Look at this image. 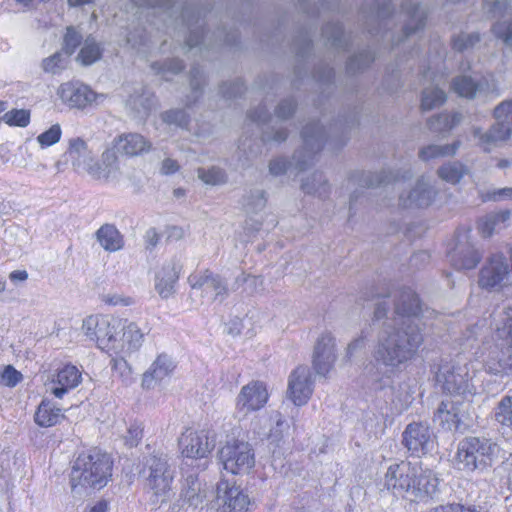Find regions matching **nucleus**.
Masks as SVG:
<instances>
[{"label": "nucleus", "mask_w": 512, "mask_h": 512, "mask_svg": "<svg viewBox=\"0 0 512 512\" xmlns=\"http://www.w3.org/2000/svg\"><path fill=\"white\" fill-rule=\"evenodd\" d=\"M423 343L424 333L417 322H398L379 335L373 357L386 367L400 369L418 357Z\"/></svg>", "instance_id": "1"}, {"label": "nucleus", "mask_w": 512, "mask_h": 512, "mask_svg": "<svg viewBox=\"0 0 512 512\" xmlns=\"http://www.w3.org/2000/svg\"><path fill=\"white\" fill-rule=\"evenodd\" d=\"M438 479L420 462L401 461L391 464L383 478V487L393 496L422 500L437 491Z\"/></svg>", "instance_id": "2"}, {"label": "nucleus", "mask_w": 512, "mask_h": 512, "mask_svg": "<svg viewBox=\"0 0 512 512\" xmlns=\"http://www.w3.org/2000/svg\"><path fill=\"white\" fill-rule=\"evenodd\" d=\"M112 465L113 463L106 453L93 450L79 454L70 473L72 490L103 488L112 476Z\"/></svg>", "instance_id": "3"}, {"label": "nucleus", "mask_w": 512, "mask_h": 512, "mask_svg": "<svg viewBox=\"0 0 512 512\" xmlns=\"http://www.w3.org/2000/svg\"><path fill=\"white\" fill-rule=\"evenodd\" d=\"M141 474L144 478V489L152 504H163L169 500L174 472L167 456L152 455L145 459Z\"/></svg>", "instance_id": "4"}, {"label": "nucleus", "mask_w": 512, "mask_h": 512, "mask_svg": "<svg viewBox=\"0 0 512 512\" xmlns=\"http://www.w3.org/2000/svg\"><path fill=\"white\" fill-rule=\"evenodd\" d=\"M500 452L499 445L485 437H466L460 441L456 460L467 471L486 470Z\"/></svg>", "instance_id": "5"}, {"label": "nucleus", "mask_w": 512, "mask_h": 512, "mask_svg": "<svg viewBox=\"0 0 512 512\" xmlns=\"http://www.w3.org/2000/svg\"><path fill=\"white\" fill-rule=\"evenodd\" d=\"M495 123L483 134L479 130L475 135L479 136V145L489 152L493 146L507 142L512 136V100L501 102L493 111Z\"/></svg>", "instance_id": "6"}, {"label": "nucleus", "mask_w": 512, "mask_h": 512, "mask_svg": "<svg viewBox=\"0 0 512 512\" xmlns=\"http://www.w3.org/2000/svg\"><path fill=\"white\" fill-rule=\"evenodd\" d=\"M219 459L226 471L232 474H245L254 467L255 454L252 446L242 440L232 439L219 451Z\"/></svg>", "instance_id": "7"}, {"label": "nucleus", "mask_w": 512, "mask_h": 512, "mask_svg": "<svg viewBox=\"0 0 512 512\" xmlns=\"http://www.w3.org/2000/svg\"><path fill=\"white\" fill-rule=\"evenodd\" d=\"M80 46L77 60L82 65H91L102 57L103 49L93 36L89 35L83 41L82 35L74 27H67L63 37L64 53L72 55Z\"/></svg>", "instance_id": "8"}, {"label": "nucleus", "mask_w": 512, "mask_h": 512, "mask_svg": "<svg viewBox=\"0 0 512 512\" xmlns=\"http://www.w3.org/2000/svg\"><path fill=\"white\" fill-rule=\"evenodd\" d=\"M216 499L221 512H249L251 500L243 489L226 479L216 486Z\"/></svg>", "instance_id": "9"}, {"label": "nucleus", "mask_w": 512, "mask_h": 512, "mask_svg": "<svg viewBox=\"0 0 512 512\" xmlns=\"http://www.w3.org/2000/svg\"><path fill=\"white\" fill-rule=\"evenodd\" d=\"M215 446L214 438L208 430H185L179 438V447L183 456L193 459L207 457Z\"/></svg>", "instance_id": "10"}, {"label": "nucleus", "mask_w": 512, "mask_h": 512, "mask_svg": "<svg viewBox=\"0 0 512 512\" xmlns=\"http://www.w3.org/2000/svg\"><path fill=\"white\" fill-rule=\"evenodd\" d=\"M438 381L443 390L452 398L468 399L475 393L466 367H457L440 372Z\"/></svg>", "instance_id": "11"}, {"label": "nucleus", "mask_w": 512, "mask_h": 512, "mask_svg": "<svg viewBox=\"0 0 512 512\" xmlns=\"http://www.w3.org/2000/svg\"><path fill=\"white\" fill-rule=\"evenodd\" d=\"M268 399L269 394L265 383L253 380L240 389L236 398V409L239 413L247 415L262 409Z\"/></svg>", "instance_id": "12"}, {"label": "nucleus", "mask_w": 512, "mask_h": 512, "mask_svg": "<svg viewBox=\"0 0 512 512\" xmlns=\"http://www.w3.org/2000/svg\"><path fill=\"white\" fill-rule=\"evenodd\" d=\"M121 324L122 322H84L83 328L91 339L96 340L100 349L117 351Z\"/></svg>", "instance_id": "13"}, {"label": "nucleus", "mask_w": 512, "mask_h": 512, "mask_svg": "<svg viewBox=\"0 0 512 512\" xmlns=\"http://www.w3.org/2000/svg\"><path fill=\"white\" fill-rule=\"evenodd\" d=\"M508 275L505 256L502 253L493 254L480 271L479 285L485 289L501 288Z\"/></svg>", "instance_id": "14"}, {"label": "nucleus", "mask_w": 512, "mask_h": 512, "mask_svg": "<svg viewBox=\"0 0 512 512\" xmlns=\"http://www.w3.org/2000/svg\"><path fill=\"white\" fill-rule=\"evenodd\" d=\"M337 355L335 339L330 333H323L316 341L312 365L318 375L326 376L333 368Z\"/></svg>", "instance_id": "15"}, {"label": "nucleus", "mask_w": 512, "mask_h": 512, "mask_svg": "<svg viewBox=\"0 0 512 512\" xmlns=\"http://www.w3.org/2000/svg\"><path fill=\"white\" fill-rule=\"evenodd\" d=\"M313 393V377L306 366L297 367L289 377L288 395L293 403L301 406L307 403Z\"/></svg>", "instance_id": "16"}, {"label": "nucleus", "mask_w": 512, "mask_h": 512, "mask_svg": "<svg viewBox=\"0 0 512 512\" xmlns=\"http://www.w3.org/2000/svg\"><path fill=\"white\" fill-rule=\"evenodd\" d=\"M433 433L424 422L407 425L402 434V443L412 454L426 453L433 443Z\"/></svg>", "instance_id": "17"}, {"label": "nucleus", "mask_w": 512, "mask_h": 512, "mask_svg": "<svg viewBox=\"0 0 512 512\" xmlns=\"http://www.w3.org/2000/svg\"><path fill=\"white\" fill-rule=\"evenodd\" d=\"M56 93L62 103L69 108L84 109L95 99L89 87L77 81L60 84Z\"/></svg>", "instance_id": "18"}, {"label": "nucleus", "mask_w": 512, "mask_h": 512, "mask_svg": "<svg viewBox=\"0 0 512 512\" xmlns=\"http://www.w3.org/2000/svg\"><path fill=\"white\" fill-rule=\"evenodd\" d=\"M484 361L487 370L493 374L512 370V345L497 339L487 348Z\"/></svg>", "instance_id": "19"}, {"label": "nucleus", "mask_w": 512, "mask_h": 512, "mask_svg": "<svg viewBox=\"0 0 512 512\" xmlns=\"http://www.w3.org/2000/svg\"><path fill=\"white\" fill-rule=\"evenodd\" d=\"M150 331L147 325L139 327L138 322H122L119 347L124 354H131L142 346L144 335Z\"/></svg>", "instance_id": "20"}, {"label": "nucleus", "mask_w": 512, "mask_h": 512, "mask_svg": "<svg viewBox=\"0 0 512 512\" xmlns=\"http://www.w3.org/2000/svg\"><path fill=\"white\" fill-rule=\"evenodd\" d=\"M114 148L128 157H135L148 152L151 143L141 134L125 133L114 139Z\"/></svg>", "instance_id": "21"}, {"label": "nucleus", "mask_w": 512, "mask_h": 512, "mask_svg": "<svg viewBox=\"0 0 512 512\" xmlns=\"http://www.w3.org/2000/svg\"><path fill=\"white\" fill-rule=\"evenodd\" d=\"M395 313L402 318L411 320L418 318L422 312V305L418 295L411 289L403 290L394 297Z\"/></svg>", "instance_id": "22"}, {"label": "nucleus", "mask_w": 512, "mask_h": 512, "mask_svg": "<svg viewBox=\"0 0 512 512\" xmlns=\"http://www.w3.org/2000/svg\"><path fill=\"white\" fill-rule=\"evenodd\" d=\"M461 400L458 398L446 399L439 405L436 414L435 421L439 422L445 429L456 430L459 427L461 417L459 405Z\"/></svg>", "instance_id": "23"}, {"label": "nucleus", "mask_w": 512, "mask_h": 512, "mask_svg": "<svg viewBox=\"0 0 512 512\" xmlns=\"http://www.w3.org/2000/svg\"><path fill=\"white\" fill-rule=\"evenodd\" d=\"M82 380L79 369L74 365H65L57 373L55 384L58 386L52 389V394L62 398L69 390L77 387Z\"/></svg>", "instance_id": "24"}, {"label": "nucleus", "mask_w": 512, "mask_h": 512, "mask_svg": "<svg viewBox=\"0 0 512 512\" xmlns=\"http://www.w3.org/2000/svg\"><path fill=\"white\" fill-rule=\"evenodd\" d=\"M90 153L87 142L81 137H74L68 140L63 158L66 164L71 165L75 171H78Z\"/></svg>", "instance_id": "25"}, {"label": "nucleus", "mask_w": 512, "mask_h": 512, "mask_svg": "<svg viewBox=\"0 0 512 512\" xmlns=\"http://www.w3.org/2000/svg\"><path fill=\"white\" fill-rule=\"evenodd\" d=\"M175 365L171 358L166 354H160L152 363L147 372L144 373L142 385L150 388L153 381H161L168 377L174 370Z\"/></svg>", "instance_id": "26"}, {"label": "nucleus", "mask_w": 512, "mask_h": 512, "mask_svg": "<svg viewBox=\"0 0 512 512\" xmlns=\"http://www.w3.org/2000/svg\"><path fill=\"white\" fill-rule=\"evenodd\" d=\"M511 213L508 209L491 212L481 217L477 221V229L480 235L488 238L493 235L496 229L507 226Z\"/></svg>", "instance_id": "27"}, {"label": "nucleus", "mask_w": 512, "mask_h": 512, "mask_svg": "<svg viewBox=\"0 0 512 512\" xmlns=\"http://www.w3.org/2000/svg\"><path fill=\"white\" fill-rule=\"evenodd\" d=\"M114 146L106 149L102 155L100 162L88 168V173L95 179H108L111 173L118 169V156Z\"/></svg>", "instance_id": "28"}, {"label": "nucleus", "mask_w": 512, "mask_h": 512, "mask_svg": "<svg viewBox=\"0 0 512 512\" xmlns=\"http://www.w3.org/2000/svg\"><path fill=\"white\" fill-rule=\"evenodd\" d=\"M96 238L101 247L108 252L118 251L124 246L123 236L113 224H103L96 231Z\"/></svg>", "instance_id": "29"}, {"label": "nucleus", "mask_w": 512, "mask_h": 512, "mask_svg": "<svg viewBox=\"0 0 512 512\" xmlns=\"http://www.w3.org/2000/svg\"><path fill=\"white\" fill-rule=\"evenodd\" d=\"M493 419L504 434L512 437V396L506 395L496 404Z\"/></svg>", "instance_id": "30"}, {"label": "nucleus", "mask_w": 512, "mask_h": 512, "mask_svg": "<svg viewBox=\"0 0 512 512\" xmlns=\"http://www.w3.org/2000/svg\"><path fill=\"white\" fill-rule=\"evenodd\" d=\"M181 498L191 506H198L204 495L202 494L201 483L197 475H188L182 484Z\"/></svg>", "instance_id": "31"}, {"label": "nucleus", "mask_w": 512, "mask_h": 512, "mask_svg": "<svg viewBox=\"0 0 512 512\" xmlns=\"http://www.w3.org/2000/svg\"><path fill=\"white\" fill-rule=\"evenodd\" d=\"M64 417L60 408L48 401H42L35 413V422L41 427H51Z\"/></svg>", "instance_id": "32"}, {"label": "nucleus", "mask_w": 512, "mask_h": 512, "mask_svg": "<svg viewBox=\"0 0 512 512\" xmlns=\"http://www.w3.org/2000/svg\"><path fill=\"white\" fill-rule=\"evenodd\" d=\"M467 173V168L461 163L445 164L438 170L439 177L452 184L458 183Z\"/></svg>", "instance_id": "33"}, {"label": "nucleus", "mask_w": 512, "mask_h": 512, "mask_svg": "<svg viewBox=\"0 0 512 512\" xmlns=\"http://www.w3.org/2000/svg\"><path fill=\"white\" fill-rule=\"evenodd\" d=\"M2 120L10 127L25 128L30 124L31 112L28 109H11L4 113Z\"/></svg>", "instance_id": "34"}, {"label": "nucleus", "mask_w": 512, "mask_h": 512, "mask_svg": "<svg viewBox=\"0 0 512 512\" xmlns=\"http://www.w3.org/2000/svg\"><path fill=\"white\" fill-rule=\"evenodd\" d=\"M461 121L460 113H441L429 120L430 129L450 131Z\"/></svg>", "instance_id": "35"}, {"label": "nucleus", "mask_w": 512, "mask_h": 512, "mask_svg": "<svg viewBox=\"0 0 512 512\" xmlns=\"http://www.w3.org/2000/svg\"><path fill=\"white\" fill-rule=\"evenodd\" d=\"M459 144L457 141L445 146L428 145L420 150L419 157L427 161L433 158L453 155L457 151Z\"/></svg>", "instance_id": "36"}, {"label": "nucleus", "mask_w": 512, "mask_h": 512, "mask_svg": "<svg viewBox=\"0 0 512 512\" xmlns=\"http://www.w3.org/2000/svg\"><path fill=\"white\" fill-rule=\"evenodd\" d=\"M453 90L461 97L473 98L479 88V84L470 77H456L452 84Z\"/></svg>", "instance_id": "37"}, {"label": "nucleus", "mask_w": 512, "mask_h": 512, "mask_svg": "<svg viewBox=\"0 0 512 512\" xmlns=\"http://www.w3.org/2000/svg\"><path fill=\"white\" fill-rule=\"evenodd\" d=\"M446 101V94L441 89H425L422 94L421 108L423 111L431 110Z\"/></svg>", "instance_id": "38"}, {"label": "nucleus", "mask_w": 512, "mask_h": 512, "mask_svg": "<svg viewBox=\"0 0 512 512\" xmlns=\"http://www.w3.org/2000/svg\"><path fill=\"white\" fill-rule=\"evenodd\" d=\"M481 260L480 253L475 249H469L467 252L458 257H452L453 266L459 270H469L475 268Z\"/></svg>", "instance_id": "39"}, {"label": "nucleus", "mask_w": 512, "mask_h": 512, "mask_svg": "<svg viewBox=\"0 0 512 512\" xmlns=\"http://www.w3.org/2000/svg\"><path fill=\"white\" fill-rule=\"evenodd\" d=\"M41 67L46 73L58 74L66 68V61L61 52H55L42 60Z\"/></svg>", "instance_id": "40"}, {"label": "nucleus", "mask_w": 512, "mask_h": 512, "mask_svg": "<svg viewBox=\"0 0 512 512\" xmlns=\"http://www.w3.org/2000/svg\"><path fill=\"white\" fill-rule=\"evenodd\" d=\"M62 136V130L59 124L52 125L49 129L37 136V142L42 148L50 147L58 143Z\"/></svg>", "instance_id": "41"}, {"label": "nucleus", "mask_w": 512, "mask_h": 512, "mask_svg": "<svg viewBox=\"0 0 512 512\" xmlns=\"http://www.w3.org/2000/svg\"><path fill=\"white\" fill-rule=\"evenodd\" d=\"M198 176L204 183L210 185H219L225 183L226 181V175L224 171L215 167L210 169L199 168Z\"/></svg>", "instance_id": "42"}, {"label": "nucleus", "mask_w": 512, "mask_h": 512, "mask_svg": "<svg viewBox=\"0 0 512 512\" xmlns=\"http://www.w3.org/2000/svg\"><path fill=\"white\" fill-rule=\"evenodd\" d=\"M190 282L193 288L196 287H213L215 290L220 288V281L211 272L206 270L203 275H194L190 277Z\"/></svg>", "instance_id": "43"}, {"label": "nucleus", "mask_w": 512, "mask_h": 512, "mask_svg": "<svg viewBox=\"0 0 512 512\" xmlns=\"http://www.w3.org/2000/svg\"><path fill=\"white\" fill-rule=\"evenodd\" d=\"M493 32L504 44L512 46V20L508 22H497L493 26Z\"/></svg>", "instance_id": "44"}, {"label": "nucleus", "mask_w": 512, "mask_h": 512, "mask_svg": "<svg viewBox=\"0 0 512 512\" xmlns=\"http://www.w3.org/2000/svg\"><path fill=\"white\" fill-rule=\"evenodd\" d=\"M163 120L169 124H176L180 127H186L189 123V116L183 110L175 109L163 113Z\"/></svg>", "instance_id": "45"}, {"label": "nucleus", "mask_w": 512, "mask_h": 512, "mask_svg": "<svg viewBox=\"0 0 512 512\" xmlns=\"http://www.w3.org/2000/svg\"><path fill=\"white\" fill-rule=\"evenodd\" d=\"M273 419L275 420V427L270 430L268 437L273 442H278L288 430L289 425L278 412L274 414Z\"/></svg>", "instance_id": "46"}, {"label": "nucleus", "mask_w": 512, "mask_h": 512, "mask_svg": "<svg viewBox=\"0 0 512 512\" xmlns=\"http://www.w3.org/2000/svg\"><path fill=\"white\" fill-rule=\"evenodd\" d=\"M480 37L478 34L458 35L452 40V48L456 51L463 52L464 50L472 47L475 43L479 42Z\"/></svg>", "instance_id": "47"}, {"label": "nucleus", "mask_w": 512, "mask_h": 512, "mask_svg": "<svg viewBox=\"0 0 512 512\" xmlns=\"http://www.w3.org/2000/svg\"><path fill=\"white\" fill-rule=\"evenodd\" d=\"M112 369L123 379L128 381L131 376V367L124 357H114L111 359Z\"/></svg>", "instance_id": "48"}, {"label": "nucleus", "mask_w": 512, "mask_h": 512, "mask_svg": "<svg viewBox=\"0 0 512 512\" xmlns=\"http://www.w3.org/2000/svg\"><path fill=\"white\" fill-rule=\"evenodd\" d=\"M2 382L9 387L18 384L22 379V374L12 366H7L1 376Z\"/></svg>", "instance_id": "49"}, {"label": "nucleus", "mask_w": 512, "mask_h": 512, "mask_svg": "<svg viewBox=\"0 0 512 512\" xmlns=\"http://www.w3.org/2000/svg\"><path fill=\"white\" fill-rule=\"evenodd\" d=\"M143 436V430L139 424H131L125 436V442L129 446H136Z\"/></svg>", "instance_id": "50"}, {"label": "nucleus", "mask_w": 512, "mask_h": 512, "mask_svg": "<svg viewBox=\"0 0 512 512\" xmlns=\"http://www.w3.org/2000/svg\"><path fill=\"white\" fill-rule=\"evenodd\" d=\"M496 338L512 345V322H502V326L497 327Z\"/></svg>", "instance_id": "51"}, {"label": "nucleus", "mask_w": 512, "mask_h": 512, "mask_svg": "<svg viewBox=\"0 0 512 512\" xmlns=\"http://www.w3.org/2000/svg\"><path fill=\"white\" fill-rule=\"evenodd\" d=\"M295 108L296 104L293 101H284L277 107L276 113L281 118H288L294 113Z\"/></svg>", "instance_id": "52"}, {"label": "nucleus", "mask_w": 512, "mask_h": 512, "mask_svg": "<svg viewBox=\"0 0 512 512\" xmlns=\"http://www.w3.org/2000/svg\"><path fill=\"white\" fill-rule=\"evenodd\" d=\"M287 169V162L282 159H274L269 164V170L274 175L283 174Z\"/></svg>", "instance_id": "53"}, {"label": "nucleus", "mask_w": 512, "mask_h": 512, "mask_svg": "<svg viewBox=\"0 0 512 512\" xmlns=\"http://www.w3.org/2000/svg\"><path fill=\"white\" fill-rule=\"evenodd\" d=\"M242 329V322H224L223 332L234 336L240 334Z\"/></svg>", "instance_id": "54"}, {"label": "nucleus", "mask_w": 512, "mask_h": 512, "mask_svg": "<svg viewBox=\"0 0 512 512\" xmlns=\"http://www.w3.org/2000/svg\"><path fill=\"white\" fill-rule=\"evenodd\" d=\"M179 165L177 161L172 159H165L162 163V171L164 174H172L178 171Z\"/></svg>", "instance_id": "55"}, {"label": "nucleus", "mask_w": 512, "mask_h": 512, "mask_svg": "<svg viewBox=\"0 0 512 512\" xmlns=\"http://www.w3.org/2000/svg\"><path fill=\"white\" fill-rule=\"evenodd\" d=\"M156 290L158 291L161 297L167 298L173 290V284L163 283V281H160L156 284Z\"/></svg>", "instance_id": "56"}, {"label": "nucleus", "mask_w": 512, "mask_h": 512, "mask_svg": "<svg viewBox=\"0 0 512 512\" xmlns=\"http://www.w3.org/2000/svg\"><path fill=\"white\" fill-rule=\"evenodd\" d=\"M9 279L12 283L24 282L28 279V273L26 270H14L10 272Z\"/></svg>", "instance_id": "57"}, {"label": "nucleus", "mask_w": 512, "mask_h": 512, "mask_svg": "<svg viewBox=\"0 0 512 512\" xmlns=\"http://www.w3.org/2000/svg\"><path fill=\"white\" fill-rule=\"evenodd\" d=\"M105 303L106 304H109V305H130L132 303V299L131 298H121V297H116V296H113V297H107L105 300Z\"/></svg>", "instance_id": "58"}, {"label": "nucleus", "mask_w": 512, "mask_h": 512, "mask_svg": "<svg viewBox=\"0 0 512 512\" xmlns=\"http://www.w3.org/2000/svg\"><path fill=\"white\" fill-rule=\"evenodd\" d=\"M160 240L159 234L155 230H151L147 233V247L154 248Z\"/></svg>", "instance_id": "59"}, {"label": "nucleus", "mask_w": 512, "mask_h": 512, "mask_svg": "<svg viewBox=\"0 0 512 512\" xmlns=\"http://www.w3.org/2000/svg\"><path fill=\"white\" fill-rule=\"evenodd\" d=\"M108 510V503L104 500H101L94 504L90 509L89 512H107Z\"/></svg>", "instance_id": "60"}, {"label": "nucleus", "mask_w": 512, "mask_h": 512, "mask_svg": "<svg viewBox=\"0 0 512 512\" xmlns=\"http://www.w3.org/2000/svg\"><path fill=\"white\" fill-rule=\"evenodd\" d=\"M363 345V340L362 339H357L353 342H351L348 347H347V357L350 358L353 354V352L361 347Z\"/></svg>", "instance_id": "61"}, {"label": "nucleus", "mask_w": 512, "mask_h": 512, "mask_svg": "<svg viewBox=\"0 0 512 512\" xmlns=\"http://www.w3.org/2000/svg\"><path fill=\"white\" fill-rule=\"evenodd\" d=\"M287 136H288L287 131H286L285 129H281V130H278V131L274 134L273 139H274L275 141L281 142V141L286 140Z\"/></svg>", "instance_id": "62"}, {"label": "nucleus", "mask_w": 512, "mask_h": 512, "mask_svg": "<svg viewBox=\"0 0 512 512\" xmlns=\"http://www.w3.org/2000/svg\"><path fill=\"white\" fill-rule=\"evenodd\" d=\"M173 65H170L168 67L169 70H172L174 72H178V71H181L183 68H184V65L181 61L179 60H173Z\"/></svg>", "instance_id": "63"}, {"label": "nucleus", "mask_w": 512, "mask_h": 512, "mask_svg": "<svg viewBox=\"0 0 512 512\" xmlns=\"http://www.w3.org/2000/svg\"><path fill=\"white\" fill-rule=\"evenodd\" d=\"M454 512H477V511L470 509V508H465L464 506L459 505V504H454Z\"/></svg>", "instance_id": "64"}]
</instances>
